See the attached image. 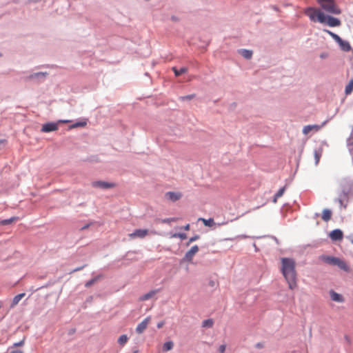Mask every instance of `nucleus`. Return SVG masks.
<instances>
[{"mask_svg": "<svg viewBox=\"0 0 353 353\" xmlns=\"http://www.w3.org/2000/svg\"><path fill=\"white\" fill-rule=\"evenodd\" d=\"M304 13L313 22L327 24L330 27H336L341 25L339 19L325 14L324 12L319 8L309 7L305 10Z\"/></svg>", "mask_w": 353, "mask_h": 353, "instance_id": "obj_1", "label": "nucleus"}, {"mask_svg": "<svg viewBox=\"0 0 353 353\" xmlns=\"http://www.w3.org/2000/svg\"><path fill=\"white\" fill-rule=\"evenodd\" d=\"M281 272L286 281L288 283L289 288L294 290L296 288V272L295 270V261L288 258L281 259Z\"/></svg>", "mask_w": 353, "mask_h": 353, "instance_id": "obj_2", "label": "nucleus"}, {"mask_svg": "<svg viewBox=\"0 0 353 353\" xmlns=\"http://www.w3.org/2000/svg\"><path fill=\"white\" fill-rule=\"evenodd\" d=\"M320 259L327 264L331 265H336L340 269L345 272L350 271L349 266L346 264V263L344 261L340 259L339 258L332 256L322 255L320 256Z\"/></svg>", "mask_w": 353, "mask_h": 353, "instance_id": "obj_3", "label": "nucleus"}, {"mask_svg": "<svg viewBox=\"0 0 353 353\" xmlns=\"http://www.w3.org/2000/svg\"><path fill=\"white\" fill-rule=\"evenodd\" d=\"M321 8L326 12L334 14H339L341 10L336 6L334 0H317Z\"/></svg>", "mask_w": 353, "mask_h": 353, "instance_id": "obj_4", "label": "nucleus"}, {"mask_svg": "<svg viewBox=\"0 0 353 353\" xmlns=\"http://www.w3.org/2000/svg\"><path fill=\"white\" fill-rule=\"evenodd\" d=\"M327 34H329L332 39L339 45L341 49L344 52H349L351 50L350 44L348 41L343 40L339 35L336 34L328 30H325Z\"/></svg>", "mask_w": 353, "mask_h": 353, "instance_id": "obj_5", "label": "nucleus"}, {"mask_svg": "<svg viewBox=\"0 0 353 353\" xmlns=\"http://www.w3.org/2000/svg\"><path fill=\"white\" fill-rule=\"evenodd\" d=\"M92 186L100 189H110L115 188L117 185L114 183H110L102 181H95L92 183Z\"/></svg>", "mask_w": 353, "mask_h": 353, "instance_id": "obj_6", "label": "nucleus"}, {"mask_svg": "<svg viewBox=\"0 0 353 353\" xmlns=\"http://www.w3.org/2000/svg\"><path fill=\"white\" fill-rule=\"evenodd\" d=\"M149 234V230L147 229H137L134 232L129 234L131 239L136 238L143 239Z\"/></svg>", "mask_w": 353, "mask_h": 353, "instance_id": "obj_7", "label": "nucleus"}, {"mask_svg": "<svg viewBox=\"0 0 353 353\" xmlns=\"http://www.w3.org/2000/svg\"><path fill=\"white\" fill-rule=\"evenodd\" d=\"M65 122L64 121H60L58 123H48L42 126L41 130L43 132L57 131L59 130L58 125Z\"/></svg>", "mask_w": 353, "mask_h": 353, "instance_id": "obj_8", "label": "nucleus"}, {"mask_svg": "<svg viewBox=\"0 0 353 353\" xmlns=\"http://www.w3.org/2000/svg\"><path fill=\"white\" fill-rule=\"evenodd\" d=\"M198 251L199 247L197 245L192 246L191 249L185 253L183 261H191Z\"/></svg>", "mask_w": 353, "mask_h": 353, "instance_id": "obj_9", "label": "nucleus"}, {"mask_svg": "<svg viewBox=\"0 0 353 353\" xmlns=\"http://www.w3.org/2000/svg\"><path fill=\"white\" fill-rule=\"evenodd\" d=\"M165 196L167 199L174 202L182 197V194L179 192H168L165 193Z\"/></svg>", "mask_w": 353, "mask_h": 353, "instance_id": "obj_10", "label": "nucleus"}, {"mask_svg": "<svg viewBox=\"0 0 353 353\" xmlns=\"http://www.w3.org/2000/svg\"><path fill=\"white\" fill-rule=\"evenodd\" d=\"M150 317H147L137 325L136 331L138 334H141L144 332L150 322Z\"/></svg>", "mask_w": 353, "mask_h": 353, "instance_id": "obj_11", "label": "nucleus"}, {"mask_svg": "<svg viewBox=\"0 0 353 353\" xmlns=\"http://www.w3.org/2000/svg\"><path fill=\"white\" fill-rule=\"evenodd\" d=\"M330 236L333 241H339L343 239V234L341 230L336 229L330 232Z\"/></svg>", "mask_w": 353, "mask_h": 353, "instance_id": "obj_12", "label": "nucleus"}, {"mask_svg": "<svg viewBox=\"0 0 353 353\" xmlns=\"http://www.w3.org/2000/svg\"><path fill=\"white\" fill-rule=\"evenodd\" d=\"M330 294L331 299L335 302L343 303L344 301V299L342 296V295L336 293L334 290H330Z\"/></svg>", "mask_w": 353, "mask_h": 353, "instance_id": "obj_13", "label": "nucleus"}, {"mask_svg": "<svg viewBox=\"0 0 353 353\" xmlns=\"http://www.w3.org/2000/svg\"><path fill=\"white\" fill-rule=\"evenodd\" d=\"M158 292H159V290H151L149 292L142 295L139 298V300L141 301L148 300V299H151L152 297H153Z\"/></svg>", "mask_w": 353, "mask_h": 353, "instance_id": "obj_14", "label": "nucleus"}, {"mask_svg": "<svg viewBox=\"0 0 353 353\" xmlns=\"http://www.w3.org/2000/svg\"><path fill=\"white\" fill-rule=\"evenodd\" d=\"M25 295H26L25 293H21V294L16 295L12 301V303L10 304V307L11 308L14 307L19 303V302L25 296Z\"/></svg>", "mask_w": 353, "mask_h": 353, "instance_id": "obj_15", "label": "nucleus"}, {"mask_svg": "<svg viewBox=\"0 0 353 353\" xmlns=\"http://www.w3.org/2000/svg\"><path fill=\"white\" fill-rule=\"evenodd\" d=\"M321 130V126L318 125H308L304 127L303 132H310L311 131L317 132Z\"/></svg>", "mask_w": 353, "mask_h": 353, "instance_id": "obj_16", "label": "nucleus"}, {"mask_svg": "<svg viewBox=\"0 0 353 353\" xmlns=\"http://www.w3.org/2000/svg\"><path fill=\"white\" fill-rule=\"evenodd\" d=\"M332 211L329 209H324L322 212V219L324 221H329L331 218H332Z\"/></svg>", "mask_w": 353, "mask_h": 353, "instance_id": "obj_17", "label": "nucleus"}, {"mask_svg": "<svg viewBox=\"0 0 353 353\" xmlns=\"http://www.w3.org/2000/svg\"><path fill=\"white\" fill-rule=\"evenodd\" d=\"M172 70L176 77H179V75L187 72L188 68L185 67L181 68L180 69H177L176 67L172 68Z\"/></svg>", "mask_w": 353, "mask_h": 353, "instance_id": "obj_18", "label": "nucleus"}, {"mask_svg": "<svg viewBox=\"0 0 353 353\" xmlns=\"http://www.w3.org/2000/svg\"><path fill=\"white\" fill-rule=\"evenodd\" d=\"M199 221H201L203 223V224L208 227H212L215 225V223H214V221L213 219H205L203 218H199Z\"/></svg>", "mask_w": 353, "mask_h": 353, "instance_id": "obj_19", "label": "nucleus"}, {"mask_svg": "<svg viewBox=\"0 0 353 353\" xmlns=\"http://www.w3.org/2000/svg\"><path fill=\"white\" fill-rule=\"evenodd\" d=\"M239 52L244 58L247 59H250L252 56V52L251 50L243 49L241 50Z\"/></svg>", "mask_w": 353, "mask_h": 353, "instance_id": "obj_20", "label": "nucleus"}, {"mask_svg": "<svg viewBox=\"0 0 353 353\" xmlns=\"http://www.w3.org/2000/svg\"><path fill=\"white\" fill-rule=\"evenodd\" d=\"M19 219L17 216H13L8 219H4L1 221L0 224L2 225H8L14 221H18Z\"/></svg>", "mask_w": 353, "mask_h": 353, "instance_id": "obj_21", "label": "nucleus"}, {"mask_svg": "<svg viewBox=\"0 0 353 353\" xmlns=\"http://www.w3.org/2000/svg\"><path fill=\"white\" fill-rule=\"evenodd\" d=\"M353 90V78L350 81L348 84L346 85L345 89V93L346 95H349Z\"/></svg>", "mask_w": 353, "mask_h": 353, "instance_id": "obj_22", "label": "nucleus"}, {"mask_svg": "<svg viewBox=\"0 0 353 353\" xmlns=\"http://www.w3.org/2000/svg\"><path fill=\"white\" fill-rule=\"evenodd\" d=\"M86 124H87V123L85 121L76 122V123H73L72 125H70L68 128V130H71L72 128H77V127H83Z\"/></svg>", "mask_w": 353, "mask_h": 353, "instance_id": "obj_23", "label": "nucleus"}, {"mask_svg": "<svg viewBox=\"0 0 353 353\" xmlns=\"http://www.w3.org/2000/svg\"><path fill=\"white\" fill-rule=\"evenodd\" d=\"M285 187L281 188L277 193L275 194L274 198L273 199V202L276 203L277 201V199L282 196L285 192Z\"/></svg>", "mask_w": 353, "mask_h": 353, "instance_id": "obj_24", "label": "nucleus"}, {"mask_svg": "<svg viewBox=\"0 0 353 353\" xmlns=\"http://www.w3.org/2000/svg\"><path fill=\"white\" fill-rule=\"evenodd\" d=\"M321 155H322L321 150H316L314 151V159H315V164L316 165H317L319 163Z\"/></svg>", "mask_w": 353, "mask_h": 353, "instance_id": "obj_25", "label": "nucleus"}, {"mask_svg": "<svg viewBox=\"0 0 353 353\" xmlns=\"http://www.w3.org/2000/svg\"><path fill=\"white\" fill-rule=\"evenodd\" d=\"M173 345H174V344L172 341L166 342L163 344V350L164 352L169 351L172 349Z\"/></svg>", "mask_w": 353, "mask_h": 353, "instance_id": "obj_26", "label": "nucleus"}, {"mask_svg": "<svg viewBox=\"0 0 353 353\" xmlns=\"http://www.w3.org/2000/svg\"><path fill=\"white\" fill-rule=\"evenodd\" d=\"M128 340V338L127 335L123 334V335L120 336L119 338L118 339V343L120 345H123L124 344H125L127 343Z\"/></svg>", "mask_w": 353, "mask_h": 353, "instance_id": "obj_27", "label": "nucleus"}, {"mask_svg": "<svg viewBox=\"0 0 353 353\" xmlns=\"http://www.w3.org/2000/svg\"><path fill=\"white\" fill-rule=\"evenodd\" d=\"M101 278V276H96L95 278L87 281L85 284V286L86 288H89L92 286L94 283H95L99 279Z\"/></svg>", "mask_w": 353, "mask_h": 353, "instance_id": "obj_28", "label": "nucleus"}, {"mask_svg": "<svg viewBox=\"0 0 353 353\" xmlns=\"http://www.w3.org/2000/svg\"><path fill=\"white\" fill-rule=\"evenodd\" d=\"M202 325L204 327H211L213 325V321L212 319H206L203 321Z\"/></svg>", "mask_w": 353, "mask_h": 353, "instance_id": "obj_29", "label": "nucleus"}, {"mask_svg": "<svg viewBox=\"0 0 353 353\" xmlns=\"http://www.w3.org/2000/svg\"><path fill=\"white\" fill-rule=\"evenodd\" d=\"M48 75V73L47 72H37V73H35L34 74H32L30 78V79H32V78H39V77H46V76Z\"/></svg>", "mask_w": 353, "mask_h": 353, "instance_id": "obj_30", "label": "nucleus"}, {"mask_svg": "<svg viewBox=\"0 0 353 353\" xmlns=\"http://www.w3.org/2000/svg\"><path fill=\"white\" fill-rule=\"evenodd\" d=\"M172 238H180L181 239H185L187 236L184 233H174L171 235Z\"/></svg>", "mask_w": 353, "mask_h": 353, "instance_id": "obj_31", "label": "nucleus"}, {"mask_svg": "<svg viewBox=\"0 0 353 353\" xmlns=\"http://www.w3.org/2000/svg\"><path fill=\"white\" fill-rule=\"evenodd\" d=\"M194 97H195V94H189V95H186V96L180 97L179 99L181 101H185V100H191V99H194Z\"/></svg>", "mask_w": 353, "mask_h": 353, "instance_id": "obj_32", "label": "nucleus"}, {"mask_svg": "<svg viewBox=\"0 0 353 353\" xmlns=\"http://www.w3.org/2000/svg\"><path fill=\"white\" fill-rule=\"evenodd\" d=\"M8 143L6 139L0 138V150L4 148Z\"/></svg>", "mask_w": 353, "mask_h": 353, "instance_id": "obj_33", "label": "nucleus"}, {"mask_svg": "<svg viewBox=\"0 0 353 353\" xmlns=\"http://www.w3.org/2000/svg\"><path fill=\"white\" fill-rule=\"evenodd\" d=\"M348 145L350 150H353V136H351L348 139Z\"/></svg>", "mask_w": 353, "mask_h": 353, "instance_id": "obj_34", "label": "nucleus"}, {"mask_svg": "<svg viewBox=\"0 0 353 353\" xmlns=\"http://www.w3.org/2000/svg\"><path fill=\"white\" fill-rule=\"evenodd\" d=\"M225 349H226V345H221L219 347V352L220 353H224L225 351Z\"/></svg>", "mask_w": 353, "mask_h": 353, "instance_id": "obj_35", "label": "nucleus"}, {"mask_svg": "<svg viewBox=\"0 0 353 353\" xmlns=\"http://www.w3.org/2000/svg\"><path fill=\"white\" fill-rule=\"evenodd\" d=\"M176 221L175 218L165 219L162 220V223H169L171 221Z\"/></svg>", "mask_w": 353, "mask_h": 353, "instance_id": "obj_36", "label": "nucleus"}, {"mask_svg": "<svg viewBox=\"0 0 353 353\" xmlns=\"http://www.w3.org/2000/svg\"><path fill=\"white\" fill-rule=\"evenodd\" d=\"M199 238V236L198 235H196V236H194L193 237H191L190 239V240H189V242H188V245H189L190 243L197 240Z\"/></svg>", "mask_w": 353, "mask_h": 353, "instance_id": "obj_37", "label": "nucleus"}, {"mask_svg": "<svg viewBox=\"0 0 353 353\" xmlns=\"http://www.w3.org/2000/svg\"><path fill=\"white\" fill-rule=\"evenodd\" d=\"M24 344V340H21V341L18 342V343H15L14 344V347H17V346H21Z\"/></svg>", "mask_w": 353, "mask_h": 353, "instance_id": "obj_38", "label": "nucleus"}, {"mask_svg": "<svg viewBox=\"0 0 353 353\" xmlns=\"http://www.w3.org/2000/svg\"><path fill=\"white\" fill-rule=\"evenodd\" d=\"M164 325V322L163 321H161V322H159L158 324H157V327L158 328H161Z\"/></svg>", "mask_w": 353, "mask_h": 353, "instance_id": "obj_39", "label": "nucleus"}, {"mask_svg": "<svg viewBox=\"0 0 353 353\" xmlns=\"http://www.w3.org/2000/svg\"><path fill=\"white\" fill-rule=\"evenodd\" d=\"M183 229L186 231H188L190 230V224H187L183 227Z\"/></svg>", "mask_w": 353, "mask_h": 353, "instance_id": "obj_40", "label": "nucleus"}, {"mask_svg": "<svg viewBox=\"0 0 353 353\" xmlns=\"http://www.w3.org/2000/svg\"><path fill=\"white\" fill-rule=\"evenodd\" d=\"M10 353H23V352L21 350H14V351H12Z\"/></svg>", "mask_w": 353, "mask_h": 353, "instance_id": "obj_41", "label": "nucleus"}, {"mask_svg": "<svg viewBox=\"0 0 353 353\" xmlns=\"http://www.w3.org/2000/svg\"><path fill=\"white\" fill-rule=\"evenodd\" d=\"M256 347L260 348V347H263V345H261V344H260V343H258V344L256 345Z\"/></svg>", "mask_w": 353, "mask_h": 353, "instance_id": "obj_42", "label": "nucleus"}, {"mask_svg": "<svg viewBox=\"0 0 353 353\" xmlns=\"http://www.w3.org/2000/svg\"><path fill=\"white\" fill-rule=\"evenodd\" d=\"M1 307V304L0 303V308Z\"/></svg>", "mask_w": 353, "mask_h": 353, "instance_id": "obj_43", "label": "nucleus"}, {"mask_svg": "<svg viewBox=\"0 0 353 353\" xmlns=\"http://www.w3.org/2000/svg\"><path fill=\"white\" fill-rule=\"evenodd\" d=\"M352 243H353V239H352Z\"/></svg>", "mask_w": 353, "mask_h": 353, "instance_id": "obj_44", "label": "nucleus"}, {"mask_svg": "<svg viewBox=\"0 0 353 353\" xmlns=\"http://www.w3.org/2000/svg\"><path fill=\"white\" fill-rule=\"evenodd\" d=\"M1 56V54L0 53V57Z\"/></svg>", "mask_w": 353, "mask_h": 353, "instance_id": "obj_45", "label": "nucleus"}]
</instances>
